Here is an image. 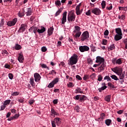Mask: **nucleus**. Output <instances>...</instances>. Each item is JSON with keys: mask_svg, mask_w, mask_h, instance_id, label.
Here are the masks:
<instances>
[{"mask_svg": "<svg viewBox=\"0 0 127 127\" xmlns=\"http://www.w3.org/2000/svg\"><path fill=\"white\" fill-rule=\"evenodd\" d=\"M86 15H91V10H88L86 13Z\"/></svg>", "mask_w": 127, "mask_h": 127, "instance_id": "obj_64", "label": "nucleus"}, {"mask_svg": "<svg viewBox=\"0 0 127 127\" xmlns=\"http://www.w3.org/2000/svg\"><path fill=\"white\" fill-rule=\"evenodd\" d=\"M123 38V35L116 34L114 37V40L115 41H119Z\"/></svg>", "mask_w": 127, "mask_h": 127, "instance_id": "obj_18", "label": "nucleus"}, {"mask_svg": "<svg viewBox=\"0 0 127 127\" xmlns=\"http://www.w3.org/2000/svg\"><path fill=\"white\" fill-rule=\"evenodd\" d=\"M75 93L76 94H78L79 93V94H83V91L81 88L77 87V88L75 89Z\"/></svg>", "mask_w": 127, "mask_h": 127, "instance_id": "obj_32", "label": "nucleus"}, {"mask_svg": "<svg viewBox=\"0 0 127 127\" xmlns=\"http://www.w3.org/2000/svg\"><path fill=\"white\" fill-rule=\"evenodd\" d=\"M80 97H81V95H77L76 96H75L74 100H80Z\"/></svg>", "mask_w": 127, "mask_h": 127, "instance_id": "obj_56", "label": "nucleus"}, {"mask_svg": "<svg viewBox=\"0 0 127 127\" xmlns=\"http://www.w3.org/2000/svg\"><path fill=\"white\" fill-rule=\"evenodd\" d=\"M112 97V96L111 95H107L104 98L105 101L106 102H108V103H110L111 101V98Z\"/></svg>", "mask_w": 127, "mask_h": 127, "instance_id": "obj_29", "label": "nucleus"}, {"mask_svg": "<svg viewBox=\"0 0 127 127\" xmlns=\"http://www.w3.org/2000/svg\"><path fill=\"white\" fill-rule=\"evenodd\" d=\"M24 15V13L23 12H19L18 13V16H19V17H22V16H23Z\"/></svg>", "mask_w": 127, "mask_h": 127, "instance_id": "obj_59", "label": "nucleus"}, {"mask_svg": "<svg viewBox=\"0 0 127 127\" xmlns=\"http://www.w3.org/2000/svg\"><path fill=\"white\" fill-rule=\"evenodd\" d=\"M104 35H105V36H108L109 35V30H106L104 33Z\"/></svg>", "mask_w": 127, "mask_h": 127, "instance_id": "obj_58", "label": "nucleus"}, {"mask_svg": "<svg viewBox=\"0 0 127 127\" xmlns=\"http://www.w3.org/2000/svg\"><path fill=\"white\" fill-rule=\"evenodd\" d=\"M79 50L80 52H86L90 50V48L88 46H80L79 47Z\"/></svg>", "mask_w": 127, "mask_h": 127, "instance_id": "obj_6", "label": "nucleus"}, {"mask_svg": "<svg viewBox=\"0 0 127 127\" xmlns=\"http://www.w3.org/2000/svg\"><path fill=\"white\" fill-rule=\"evenodd\" d=\"M87 99H88V97H87V96H85V95H82V96H81L79 97V102H80L81 103H84V102H85V101H86Z\"/></svg>", "mask_w": 127, "mask_h": 127, "instance_id": "obj_20", "label": "nucleus"}, {"mask_svg": "<svg viewBox=\"0 0 127 127\" xmlns=\"http://www.w3.org/2000/svg\"><path fill=\"white\" fill-rule=\"evenodd\" d=\"M74 30L73 31V32H76L78 31H81V27H80L79 26H74Z\"/></svg>", "mask_w": 127, "mask_h": 127, "instance_id": "obj_35", "label": "nucleus"}, {"mask_svg": "<svg viewBox=\"0 0 127 127\" xmlns=\"http://www.w3.org/2000/svg\"><path fill=\"white\" fill-rule=\"evenodd\" d=\"M55 4L57 7H60L61 6V1L60 0H56L55 1Z\"/></svg>", "mask_w": 127, "mask_h": 127, "instance_id": "obj_26", "label": "nucleus"}, {"mask_svg": "<svg viewBox=\"0 0 127 127\" xmlns=\"http://www.w3.org/2000/svg\"><path fill=\"white\" fill-rule=\"evenodd\" d=\"M75 18L76 15H75V13H69L67 15V20L70 23H71V22H73V21H75Z\"/></svg>", "mask_w": 127, "mask_h": 127, "instance_id": "obj_4", "label": "nucleus"}, {"mask_svg": "<svg viewBox=\"0 0 127 127\" xmlns=\"http://www.w3.org/2000/svg\"><path fill=\"white\" fill-rule=\"evenodd\" d=\"M101 12V10L99 8H94L92 10V13L95 14V15H100Z\"/></svg>", "mask_w": 127, "mask_h": 127, "instance_id": "obj_12", "label": "nucleus"}, {"mask_svg": "<svg viewBox=\"0 0 127 127\" xmlns=\"http://www.w3.org/2000/svg\"><path fill=\"white\" fill-rule=\"evenodd\" d=\"M16 22H17V18H15L12 21H8L6 24L8 26H14Z\"/></svg>", "mask_w": 127, "mask_h": 127, "instance_id": "obj_7", "label": "nucleus"}, {"mask_svg": "<svg viewBox=\"0 0 127 127\" xmlns=\"http://www.w3.org/2000/svg\"><path fill=\"white\" fill-rule=\"evenodd\" d=\"M115 49H116V46L114 44H113L108 47V51H112L113 50H115Z\"/></svg>", "mask_w": 127, "mask_h": 127, "instance_id": "obj_24", "label": "nucleus"}, {"mask_svg": "<svg viewBox=\"0 0 127 127\" xmlns=\"http://www.w3.org/2000/svg\"><path fill=\"white\" fill-rule=\"evenodd\" d=\"M123 73V68H120V67H117V70L116 71V74L117 75H120L121 74Z\"/></svg>", "mask_w": 127, "mask_h": 127, "instance_id": "obj_30", "label": "nucleus"}, {"mask_svg": "<svg viewBox=\"0 0 127 127\" xmlns=\"http://www.w3.org/2000/svg\"><path fill=\"white\" fill-rule=\"evenodd\" d=\"M106 88H108L107 86H102L101 88H98V91L101 92H102V91L106 90Z\"/></svg>", "mask_w": 127, "mask_h": 127, "instance_id": "obj_38", "label": "nucleus"}, {"mask_svg": "<svg viewBox=\"0 0 127 127\" xmlns=\"http://www.w3.org/2000/svg\"><path fill=\"white\" fill-rule=\"evenodd\" d=\"M102 80H103V76L99 74L98 75V81H99V82H101Z\"/></svg>", "mask_w": 127, "mask_h": 127, "instance_id": "obj_53", "label": "nucleus"}, {"mask_svg": "<svg viewBox=\"0 0 127 127\" xmlns=\"http://www.w3.org/2000/svg\"><path fill=\"white\" fill-rule=\"evenodd\" d=\"M110 77L112 78V79L115 80V81H119V78H118V76H117L116 75H111Z\"/></svg>", "mask_w": 127, "mask_h": 127, "instance_id": "obj_37", "label": "nucleus"}, {"mask_svg": "<svg viewBox=\"0 0 127 127\" xmlns=\"http://www.w3.org/2000/svg\"><path fill=\"white\" fill-rule=\"evenodd\" d=\"M19 95V92L15 91L11 93V96H18Z\"/></svg>", "mask_w": 127, "mask_h": 127, "instance_id": "obj_48", "label": "nucleus"}, {"mask_svg": "<svg viewBox=\"0 0 127 127\" xmlns=\"http://www.w3.org/2000/svg\"><path fill=\"white\" fill-rule=\"evenodd\" d=\"M73 33L75 34L73 36L75 38H79L81 36V34H82V32L81 31H75L73 32Z\"/></svg>", "mask_w": 127, "mask_h": 127, "instance_id": "obj_21", "label": "nucleus"}, {"mask_svg": "<svg viewBox=\"0 0 127 127\" xmlns=\"http://www.w3.org/2000/svg\"><path fill=\"white\" fill-rule=\"evenodd\" d=\"M2 54L3 55H5V54H6V55L7 56V54H8V52H7V51H6V50H2Z\"/></svg>", "mask_w": 127, "mask_h": 127, "instance_id": "obj_52", "label": "nucleus"}, {"mask_svg": "<svg viewBox=\"0 0 127 127\" xmlns=\"http://www.w3.org/2000/svg\"><path fill=\"white\" fill-rule=\"evenodd\" d=\"M102 44L103 45H107V44H108V40L106 39H103Z\"/></svg>", "mask_w": 127, "mask_h": 127, "instance_id": "obj_47", "label": "nucleus"}, {"mask_svg": "<svg viewBox=\"0 0 127 127\" xmlns=\"http://www.w3.org/2000/svg\"><path fill=\"white\" fill-rule=\"evenodd\" d=\"M41 50L42 52H46L47 51V48H46V47H43L41 48Z\"/></svg>", "mask_w": 127, "mask_h": 127, "instance_id": "obj_54", "label": "nucleus"}, {"mask_svg": "<svg viewBox=\"0 0 127 127\" xmlns=\"http://www.w3.org/2000/svg\"><path fill=\"white\" fill-rule=\"evenodd\" d=\"M105 117H106V114H105V113H101L100 114V119H101V121H104V120H105Z\"/></svg>", "mask_w": 127, "mask_h": 127, "instance_id": "obj_43", "label": "nucleus"}, {"mask_svg": "<svg viewBox=\"0 0 127 127\" xmlns=\"http://www.w3.org/2000/svg\"><path fill=\"white\" fill-rule=\"evenodd\" d=\"M74 110L76 111L77 113H79V111H80V107H79V106H77L74 108Z\"/></svg>", "mask_w": 127, "mask_h": 127, "instance_id": "obj_50", "label": "nucleus"}, {"mask_svg": "<svg viewBox=\"0 0 127 127\" xmlns=\"http://www.w3.org/2000/svg\"><path fill=\"white\" fill-rule=\"evenodd\" d=\"M10 102H11V100H6L5 101H4L3 102V105L4 106H8V105H9V104H10Z\"/></svg>", "mask_w": 127, "mask_h": 127, "instance_id": "obj_36", "label": "nucleus"}, {"mask_svg": "<svg viewBox=\"0 0 127 127\" xmlns=\"http://www.w3.org/2000/svg\"><path fill=\"white\" fill-rule=\"evenodd\" d=\"M30 84L33 88L35 87V82H34V78L33 77H31L30 79Z\"/></svg>", "mask_w": 127, "mask_h": 127, "instance_id": "obj_23", "label": "nucleus"}, {"mask_svg": "<svg viewBox=\"0 0 127 127\" xmlns=\"http://www.w3.org/2000/svg\"><path fill=\"white\" fill-rule=\"evenodd\" d=\"M90 47L92 52H95V51H97V50L96 49V47L94 46V44H91L90 45Z\"/></svg>", "mask_w": 127, "mask_h": 127, "instance_id": "obj_31", "label": "nucleus"}, {"mask_svg": "<svg viewBox=\"0 0 127 127\" xmlns=\"http://www.w3.org/2000/svg\"><path fill=\"white\" fill-rule=\"evenodd\" d=\"M59 82V78L56 77L48 85V88H53L54 85L57 84V82Z\"/></svg>", "mask_w": 127, "mask_h": 127, "instance_id": "obj_5", "label": "nucleus"}, {"mask_svg": "<svg viewBox=\"0 0 127 127\" xmlns=\"http://www.w3.org/2000/svg\"><path fill=\"white\" fill-rule=\"evenodd\" d=\"M104 80H107V82H109V81H112V79L109 76H106L104 77Z\"/></svg>", "mask_w": 127, "mask_h": 127, "instance_id": "obj_49", "label": "nucleus"}, {"mask_svg": "<svg viewBox=\"0 0 127 127\" xmlns=\"http://www.w3.org/2000/svg\"><path fill=\"white\" fill-rule=\"evenodd\" d=\"M74 85H73V83L69 82L68 84H67V87L69 88H71L72 87H73Z\"/></svg>", "mask_w": 127, "mask_h": 127, "instance_id": "obj_60", "label": "nucleus"}, {"mask_svg": "<svg viewBox=\"0 0 127 127\" xmlns=\"http://www.w3.org/2000/svg\"><path fill=\"white\" fill-rule=\"evenodd\" d=\"M52 127H56V125L59 126L61 124V121H60V118H56L53 121H51Z\"/></svg>", "mask_w": 127, "mask_h": 127, "instance_id": "obj_3", "label": "nucleus"}, {"mask_svg": "<svg viewBox=\"0 0 127 127\" xmlns=\"http://www.w3.org/2000/svg\"><path fill=\"white\" fill-rule=\"evenodd\" d=\"M90 78V76L89 74H85L83 76V80L84 81H87V79H89Z\"/></svg>", "mask_w": 127, "mask_h": 127, "instance_id": "obj_44", "label": "nucleus"}, {"mask_svg": "<svg viewBox=\"0 0 127 127\" xmlns=\"http://www.w3.org/2000/svg\"><path fill=\"white\" fill-rule=\"evenodd\" d=\"M56 71L54 70H52L51 71H50L49 72V73L48 74V75H52L53 76V75H56Z\"/></svg>", "mask_w": 127, "mask_h": 127, "instance_id": "obj_40", "label": "nucleus"}, {"mask_svg": "<svg viewBox=\"0 0 127 127\" xmlns=\"http://www.w3.org/2000/svg\"><path fill=\"white\" fill-rule=\"evenodd\" d=\"M21 48V46L20 45L16 44L15 46V50H20V49Z\"/></svg>", "mask_w": 127, "mask_h": 127, "instance_id": "obj_41", "label": "nucleus"}, {"mask_svg": "<svg viewBox=\"0 0 127 127\" xmlns=\"http://www.w3.org/2000/svg\"><path fill=\"white\" fill-rule=\"evenodd\" d=\"M116 64H118V65H121V64H123L122 59H118V60H117Z\"/></svg>", "mask_w": 127, "mask_h": 127, "instance_id": "obj_39", "label": "nucleus"}, {"mask_svg": "<svg viewBox=\"0 0 127 127\" xmlns=\"http://www.w3.org/2000/svg\"><path fill=\"white\" fill-rule=\"evenodd\" d=\"M34 80L37 83H38L40 81V79H41V76L39 73L36 72L34 74Z\"/></svg>", "mask_w": 127, "mask_h": 127, "instance_id": "obj_9", "label": "nucleus"}, {"mask_svg": "<svg viewBox=\"0 0 127 127\" xmlns=\"http://www.w3.org/2000/svg\"><path fill=\"white\" fill-rule=\"evenodd\" d=\"M125 74H126V71H124L120 75H118L119 76L120 80H125Z\"/></svg>", "mask_w": 127, "mask_h": 127, "instance_id": "obj_28", "label": "nucleus"}, {"mask_svg": "<svg viewBox=\"0 0 127 127\" xmlns=\"http://www.w3.org/2000/svg\"><path fill=\"white\" fill-rule=\"evenodd\" d=\"M14 119L16 120L19 118V114H15L13 117Z\"/></svg>", "mask_w": 127, "mask_h": 127, "instance_id": "obj_62", "label": "nucleus"}, {"mask_svg": "<svg viewBox=\"0 0 127 127\" xmlns=\"http://www.w3.org/2000/svg\"><path fill=\"white\" fill-rule=\"evenodd\" d=\"M81 7V3H80L78 5H76L75 8V11L77 15H80L82 13V10L83 9L80 10V7Z\"/></svg>", "mask_w": 127, "mask_h": 127, "instance_id": "obj_10", "label": "nucleus"}, {"mask_svg": "<svg viewBox=\"0 0 127 127\" xmlns=\"http://www.w3.org/2000/svg\"><path fill=\"white\" fill-rule=\"evenodd\" d=\"M106 9H108V10H111V9H113V5L110 4L108 6L106 7Z\"/></svg>", "mask_w": 127, "mask_h": 127, "instance_id": "obj_46", "label": "nucleus"}, {"mask_svg": "<svg viewBox=\"0 0 127 127\" xmlns=\"http://www.w3.org/2000/svg\"><path fill=\"white\" fill-rule=\"evenodd\" d=\"M37 30H38V28H37V27L34 25L31 27L29 29V32H32V31H33L35 34H36V32H37Z\"/></svg>", "mask_w": 127, "mask_h": 127, "instance_id": "obj_15", "label": "nucleus"}, {"mask_svg": "<svg viewBox=\"0 0 127 127\" xmlns=\"http://www.w3.org/2000/svg\"><path fill=\"white\" fill-rule=\"evenodd\" d=\"M27 28V25L26 24H22L18 30V32H24Z\"/></svg>", "mask_w": 127, "mask_h": 127, "instance_id": "obj_8", "label": "nucleus"}, {"mask_svg": "<svg viewBox=\"0 0 127 127\" xmlns=\"http://www.w3.org/2000/svg\"><path fill=\"white\" fill-rule=\"evenodd\" d=\"M8 77L10 80H12L13 79V74H12V73H9Z\"/></svg>", "mask_w": 127, "mask_h": 127, "instance_id": "obj_51", "label": "nucleus"}, {"mask_svg": "<svg viewBox=\"0 0 127 127\" xmlns=\"http://www.w3.org/2000/svg\"><path fill=\"white\" fill-rule=\"evenodd\" d=\"M89 37L90 35L89 34V32H88V31H86L82 33L79 38V39L81 42H84V41H87V40H89Z\"/></svg>", "mask_w": 127, "mask_h": 127, "instance_id": "obj_1", "label": "nucleus"}, {"mask_svg": "<svg viewBox=\"0 0 127 127\" xmlns=\"http://www.w3.org/2000/svg\"><path fill=\"white\" fill-rule=\"evenodd\" d=\"M119 19H125L126 18V16L125 15H122L121 16H119Z\"/></svg>", "mask_w": 127, "mask_h": 127, "instance_id": "obj_55", "label": "nucleus"}, {"mask_svg": "<svg viewBox=\"0 0 127 127\" xmlns=\"http://www.w3.org/2000/svg\"><path fill=\"white\" fill-rule=\"evenodd\" d=\"M116 33L118 35H123V33L122 32V29L120 28H117L115 29Z\"/></svg>", "mask_w": 127, "mask_h": 127, "instance_id": "obj_25", "label": "nucleus"}, {"mask_svg": "<svg viewBox=\"0 0 127 127\" xmlns=\"http://www.w3.org/2000/svg\"><path fill=\"white\" fill-rule=\"evenodd\" d=\"M108 87H110V89H114V88H115V85H114V84H113L111 82L108 83Z\"/></svg>", "mask_w": 127, "mask_h": 127, "instance_id": "obj_42", "label": "nucleus"}, {"mask_svg": "<svg viewBox=\"0 0 127 127\" xmlns=\"http://www.w3.org/2000/svg\"><path fill=\"white\" fill-rule=\"evenodd\" d=\"M78 62V55L76 54H73L71 58L69 59L70 64L72 66L77 64Z\"/></svg>", "mask_w": 127, "mask_h": 127, "instance_id": "obj_2", "label": "nucleus"}, {"mask_svg": "<svg viewBox=\"0 0 127 127\" xmlns=\"http://www.w3.org/2000/svg\"><path fill=\"white\" fill-rule=\"evenodd\" d=\"M95 62L96 63H99V64H100L101 63H103L105 62V59L100 56H98L96 57V60Z\"/></svg>", "mask_w": 127, "mask_h": 127, "instance_id": "obj_14", "label": "nucleus"}, {"mask_svg": "<svg viewBox=\"0 0 127 127\" xmlns=\"http://www.w3.org/2000/svg\"><path fill=\"white\" fill-rule=\"evenodd\" d=\"M75 78L77 79V80H82V77H81V76H80V75H76L75 76Z\"/></svg>", "mask_w": 127, "mask_h": 127, "instance_id": "obj_63", "label": "nucleus"}, {"mask_svg": "<svg viewBox=\"0 0 127 127\" xmlns=\"http://www.w3.org/2000/svg\"><path fill=\"white\" fill-rule=\"evenodd\" d=\"M112 62L113 64H117V58H113L112 59Z\"/></svg>", "mask_w": 127, "mask_h": 127, "instance_id": "obj_57", "label": "nucleus"}, {"mask_svg": "<svg viewBox=\"0 0 127 127\" xmlns=\"http://www.w3.org/2000/svg\"><path fill=\"white\" fill-rule=\"evenodd\" d=\"M51 116H54V118H55V116H59V113H57L55 110L53 108H51Z\"/></svg>", "mask_w": 127, "mask_h": 127, "instance_id": "obj_22", "label": "nucleus"}, {"mask_svg": "<svg viewBox=\"0 0 127 127\" xmlns=\"http://www.w3.org/2000/svg\"><path fill=\"white\" fill-rule=\"evenodd\" d=\"M53 31H54V28H53V27H50L48 30V35H49V36H51V35L53 34Z\"/></svg>", "mask_w": 127, "mask_h": 127, "instance_id": "obj_19", "label": "nucleus"}, {"mask_svg": "<svg viewBox=\"0 0 127 127\" xmlns=\"http://www.w3.org/2000/svg\"><path fill=\"white\" fill-rule=\"evenodd\" d=\"M46 30V28H45V27L44 26H41V29H38L37 32L39 33V34H41V33H44Z\"/></svg>", "mask_w": 127, "mask_h": 127, "instance_id": "obj_17", "label": "nucleus"}, {"mask_svg": "<svg viewBox=\"0 0 127 127\" xmlns=\"http://www.w3.org/2000/svg\"><path fill=\"white\" fill-rule=\"evenodd\" d=\"M100 67H99V69L100 70V72H102V71H104L105 70V67H106V63H105V62L103 63H101V64H99Z\"/></svg>", "mask_w": 127, "mask_h": 127, "instance_id": "obj_16", "label": "nucleus"}, {"mask_svg": "<svg viewBox=\"0 0 127 127\" xmlns=\"http://www.w3.org/2000/svg\"><path fill=\"white\" fill-rule=\"evenodd\" d=\"M62 10H63V8L61 7L59 8L58 10L55 13V16H58V15H59V14L62 12Z\"/></svg>", "mask_w": 127, "mask_h": 127, "instance_id": "obj_27", "label": "nucleus"}, {"mask_svg": "<svg viewBox=\"0 0 127 127\" xmlns=\"http://www.w3.org/2000/svg\"><path fill=\"white\" fill-rule=\"evenodd\" d=\"M62 24H65V22L67 21V12L65 11L63 14V17L61 19Z\"/></svg>", "mask_w": 127, "mask_h": 127, "instance_id": "obj_11", "label": "nucleus"}, {"mask_svg": "<svg viewBox=\"0 0 127 127\" xmlns=\"http://www.w3.org/2000/svg\"><path fill=\"white\" fill-rule=\"evenodd\" d=\"M18 61L20 63H23V61H24V57H23V54L22 53H20L18 54Z\"/></svg>", "mask_w": 127, "mask_h": 127, "instance_id": "obj_13", "label": "nucleus"}, {"mask_svg": "<svg viewBox=\"0 0 127 127\" xmlns=\"http://www.w3.org/2000/svg\"><path fill=\"white\" fill-rule=\"evenodd\" d=\"M5 108H6L5 105L3 104V105L1 106L0 111H3V110H4Z\"/></svg>", "mask_w": 127, "mask_h": 127, "instance_id": "obj_61", "label": "nucleus"}, {"mask_svg": "<svg viewBox=\"0 0 127 127\" xmlns=\"http://www.w3.org/2000/svg\"><path fill=\"white\" fill-rule=\"evenodd\" d=\"M32 14V11L31 10V8H28L27 9V11L26 12V14L27 16L31 15Z\"/></svg>", "mask_w": 127, "mask_h": 127, "instance_id": "obj_33", "label": "nucleus"}, {"mask_svg": "<svg viewBox=\"0 0 127 127\" xmlns=\"http://www.w3.org/2000/svg\"><path fill=\"white\" fill-rule=\"evenodd\" d=\"M105 124L106 126H111V124H112V120L111 119H107L105 120Z\"/></svg>", "mask_w": 127, "mask_h": 127, "instance_id": "obj_34", "label": "nucleus"}, {"mask_svg": "<svg viewBox=\"0 0 127 127\" xmlns=\"http://www.w3.org/2000/svg\"><path fill=\"white\" fill-rule=\"evenodd\" d=\"M101 6H102V9H104L105 7H106V1H102L101 3Z\"/></svg>", "mask_w": 127, "mask_h": 127, "instance_id": "obj_45", "label": "nucleus"}]
</instances>
